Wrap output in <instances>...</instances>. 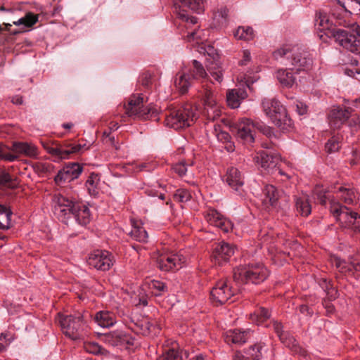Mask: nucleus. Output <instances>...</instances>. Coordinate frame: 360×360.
Segmentation results:
<instances>
[{"label": "nucleus", "instance_id": "obj_30", "mask_svg": "<svg viewBox=\"0 0 360 360\" xmlns=\"http://www.w3.org/2000/svg\"><path fill=\"white\" fill-rule=\"evenodd\" d=\"M292 71L289 68L279 69L276 72V77L283 86L290 88L295 84L296 78L293 76Z\"/></svg>", "mask_w": 360, "mask_h": 360}, {"label": "nucleus", "instance_id": "obj_11", "mask_svg": "<svg viewBox=\"0 0 360 360\" xmlns=\"http://www.w3.org/2000/svg\"><path fill=\"white\" fill-rule=\"evenodd\" d=\"M193 69L188 73L177 75L174 85L181 94H186L191 85V79H202L203 82L208 81L207 74L203 65L198 60H193L192 62Z\"/></svg>", "mask_w": 360, "mask_h": 360}, {"label": "nucleus", "instance_id": "obj_62", "mask_svg": "<svg viewBox=\"0 0 360 360\" xmlns=\"http://www.w3.org/2000/svg\"><path fill=\"white\" fill-rule=\"evenodd\" d=\"M233 360H249V359L246 357V356L244 353L237 352L233 357Z\"/></svg>", "mask_w": 360, "mask_h": 360}, {"label": "nucleus", "instance_id": "obj_58", "mask_svg": "<svg viewBox=\"0 0 360 360\" xmlns=\"http://www.w3.org/2000/svg\"><path fill=\"white\" fill-rule=\"evenodd\" d=\"M349 127L356 129L360 127V116L354 117L349 121Z\"/></svg>", "mask_w": 360, "mask_h": 360}, {"label": "nucleus", "instance_id": "obj_45", "mask_svg": "<svg viewBox=\"0 0 360 360\" xmlns=\"http://www.w3.org/2000/svg\"><path fill=\"white\" fill-rule=\"evenodd\" d=\"M148 287L155 296H160L162 292L167 290V288L164 283L156 280L151 281L148 283Z\"/></svg>", "mask_w": 360, "mask_h": 360}, {"label": "nucleus", "instance_id": "obj_18", "mask_svg": "<svg viewBox=\"0 0 360 360\" xmlns=\"http://www.w3.org/2000/svg\"><path fill=\"white\" fill-rule=\"evenodd\" d=\"M185 261V257L181 255L172 253L161 254L156 259L158 268L166 272L182 268Z\"/></svg>", "mask_w": 360, "mask_h": 360}, {"label": "nucleus", "instance_id": "obj_49", "mask_svg": "<svg viewBox=\"0 0 360 360\" xmlns=\"http://www.w3.org/2000/svg\"><path fill=\"white\" fill-rule=\"evenodd\" d=\"M203 35V30L193 29L191 31L188 32L186 36H184L186 41L188 42L195 41L197 44L199 43Z\"/></svg>", "mask_w": 360, "mask_h": 360}, {"label": "nucleus", "instance_id": "obj_5", "mask_svg": "<svg viewBox=\"0 0 360 360\" xmlns=\"http://www.w3.org/2000/svg\"><path fill=\"white\" fill-rule=\"evenodd\" d=\"M198 116V109L195 105L186 104L179 108H170L165 114V124L168 127L179 129L190 127Z\"/></svg>", "mask_w": 360, "mask_h": 360}, {"label": "nucleus", "instance_id": "obj_56", "mask_svg": "<svg viewBox=\"0 0 360 360\" xmlns=\"http://www.w3.org/2000/svg\"><path fill=\"white\" fill-rule=\"evenodd\" d=\"M251 60L250 52L248 50H244L243 51V58L240 60L239 65L245 66L249 64Z\"/></svg>", "mask_w": 360, "mask_h": 360}, {"label": "nucleus", "instance_id": "obj_2", "mask_svg": "<svg viewBox=\"0 0 360 360\" xmlns=\"http://www.w3.org/2000/svg\"><path fill=\"white\" fill-rule=\"evenodd\" d=\"M54 203L55 214L63 223L68 224L74 221L85 226L90 221V211L85 204L73 201L60 194L55 195Z\"/></svg>", "mask_w": 360, "mask_h": 360}, {"label": "nucleus", "instance_id": "obj_12", "mask_svg": "<svg viewBox=\"0 0 360 360\" xmlns=\"http://www.w3.org/2000/svg\"><path fill=\"white\" fill-rule=\"evenodd\" d=\"M44 147L46 152L53 158L55 162L69 159L72 154L80 153L89 149L85 143L75 144L68 142L63 144L44 145Z\"/></svg>", "mask_w": 360, "mask_h": 360}, {"label": "nucleus", "instance_id": "obj_42", "mask_svg": "<svg viewBox=\"0 0 360 360\" xmlns=\"http://www.w3.org/2000/svg\"><path fill=\"white\" fill-rule=\"evenodd\" d=\"M234 36L238 39L251 40L254 37V32L250 27H238L234 32Z\"/></svg>", "mask_w": 360, "mask_h": 360}, {"label": "nucleus", "instance_id": "obj_61", "mask_svg": "<svg viewBox=\"0 0 360 360\" xmlns=\"http://www.w3.org/2000/svg\"><path fill=\"white\" fill-rule=\"evenodd\" d=\"M297 110L300 115H304L307 112V108L306 105H303L302 103H300V106L299 104H297Z\"/></svg>", "mask_w": 360, "mask_h": 360}, {"label": "nucleus", "instance_id": "obj_25", "mask_svg": "<svg viewBox=\"0 0 360 360\" xmlns=\"http://www.w3.org/2000/svg\"><path fill=\"white\" fill-rule=\"evenodd\" d=\"M255 159L264 169L270 171L276 167L280 158L277 154L262 150L257 153Z\"/></svg>", "mask_w": 360, "mask_h": 360}, {"label": "nucleus", "instance_id": "obj_6", "mask_svg": "<svg viewBox=\"0 0 360 360\" xmlns=\"http://www.w3.org/2000/svg\"><path fill=\"white\" fill-rule=\"evenodd\" d=\"M250 316L251 320L256 324L264 325L266 328H272L285 346L294 348L297 345L295 338L289 333L283 330L281 323L276 320H271L269 323H265L271 317V313L267 309L259 307Z\"/></svg>", "mask_w": 360, "mask_h": 360}, {"label": "nucleus", "instance_id": "obj_15", "mask_svg": "<svg viewBox=\"0 0 360 360\" xmlns=\"http://www.w3.org/2000/svg\"><path fill=\"white\" fill-rule=\"evenodd\" d=\"M98 335L102 342L111 347L133 345L134 342V339L122 330H115Z\"/></svg>", "mask_w": 360, "mask_h": 360}, {"label": "nucleus", "instance_id": "obj_22", "mask_svg": "<svg viewBox=\"0 0 360 360\" xmlns=\"http://www.w3.org/2000/svg\"><path fill=\"white\" fill-rule=\"evenodd\" d=\"M205 217L207 222L214 226L225 233L229 232L233 229L232 222L223 217L219 212L214 209H209L206 211Z\"/></svg>", "mask_w": 360, "mask_h": 360}, {"label": "nucleus", "instance_id": "obj_34", "mask_svg": "<svg viewBox=\"0 0 360 360\" xmlns=\"http://www.w3.org/2000/svg\"><path fill=\"white\" fill-rule=\"evenodd\" d=\"M214 127L217 140L225 144L224 148L228 152H233L235 149V146L233 143L231 141V136L229 134L224 131H218L217 128L219 127V125L217 126L214 124Z\"/></svg>", "mask_w": 360, "mask_h": 360}, {"label": "nucleus", "instance_id": "obj_9", "mask_svg": "<svg viewBox=\"0 0 360 360\" xmlns=\"http://www.w3.org/2000/svg\"><path fill=\"white\" fill-rule=\"evenodd\" d=\"M330 212L342 227L360 233V215L338 202L330 201Z\"/></svg>", "mask_w": 360, "mask_h": 360}, {"label": "nucleus", "instance_id": "obj_40", "mask_svg": "<svg viewBox=\"0 0 360 360\" xmlns=\"http://www.w3.org/2000/svg\"><path fill=\"white\" fill-rule=\"evenodd\" d=\"M12 212L2 205H0V229H8L11 227Z\"/></svg>", "mask_w": 360, "mask_h": 360}, {"label": "nucleus", "instance_id": "obj_36", "mask_svg": "<svg viewBox=\"0 0 360 360\" xmlns=\"http://www.w3.org/2000/svg\"><path fill=\"white\" fill-rule=\"evenodd\" d=\"M13 147L15 152L24 153L30 157H34L37 154V148L27 143H14Z\"/></svg>", "mask_w": 360, "mask_h": 360}, {"label": "nucleus", "instance_id": "obj_20", "mask_svg": "<svg viewBox=\"0 0 360 360\" xmlns=\"http://www.w3.org/2000/svg\"><path fill=\"white\" fill-rule=\"evenodd\" d=\"M233 295L234 290L226 280L218 281L210 292L212 301L220 304L226 302Z\"/></svg>", "mask_w": 360, "mask_h": 360}, {"label": "nucleus", "instance_id": "obj_8", "mask_svg": "<svg viewBox=\"0 0 360 360\" xmlns=\"http://www.w3.org/2000/svg\"><path fill=\"white\" fill-rule=\"evenodd\" d=\"M269 276V271L259 263L240 266L233 270V280L237 284L252 283L259 284Z\"/></svg>", "mask_w": 360, "mask_h": 360}, {"label": "nucleus", "instance_id": "obj_41", "mask_svg": "<svg viewBox=\"0 0 360 360\" xmlns=\"http://www.w3.org/2000/svg\"><path fill=\"white\" fill-rule=\"evenodd\" d=\"M179 1L184 6L188 7L191 10L196 12L201 13L204 10L205 3L206 0H176Z\"/></svg>", "mask_w": 360, "mask_h": 360}, {"label": "nucleus", "instance_id": "obj_48", "mask_svg": "<svg viewBox=\"0 0 360 360\" xmlns=\"http://www.w3.org/2000/svg\"><path fill=\"white\" fill-rule=\"evenodd\" d=\"M323 290L327 293L330 299H335L338 291L327 279H323L320 284Z\"/></svg>", "mask_w": 360, "mask_h": 360}, {"label": "nucleus", "instance_id": "obj_14", "mask_svg": "<svg viewBox=\"0 0 360 360\" xmlns=\"http://www.w3.org/2000/svg\"><path fill=\"white\" fill-rule=\"evenodd\" d=\"M203 101V113L210 120H214L221 114V105L217 101L213 91L206 84L202 92Z\"/></svg>", "mask_w": 360, "mask_h": 360}, {"label": "nucleus", "instance_id": "obj_57", "mask_svg": "<svg viewBox=\"0 0 360 360\" xmlns=\"http://www.w3.org/2000/svg\"><path fill=\"white\" fill-rule=\"evenodd\" d=\"M258 77L257 76H254L252 77L245 75L243 77L240 78V82H244L245 85L250 89V84H253L257 80Z\"/></svg>", "mask_w": 360, "mask_h": 360}, {"label": "nucleus", "instance_id": "obj_16", "mask_svg": "<svg viewBox=\"0 0 360 360\" xmlns=\"http://www.w3.org/2000/svg\"><path fill=\"white\" fill-rule=\"evenodd\" d=\"M87 263L97 270L107 271L113 265L114 259L109 252L96 250L89 255Z\"/></svg>", "mask_w": 360, "mask_h": 360}, {"label": "nucleus", "instance_id": "obj_23", "mask_svg": "<svg viewBox=\"0 0 360 360\" xmlns=\"http://www.w3.org/2000/svg\"><path fill=\"white\" fill-rule=\"evenodd\" d=\"M352 111L340 106L333 107L328 113L329 124L334 129H339L351 116Z\"/></svg>", "mask_w": 360, "mask_h": 360}, {"label": "nucleus", "instance_id": "obj_26", "mask_svg": "<svg viewBox=\"0 0 360 360\" xmlns=\"http://www.w3.org/2000/svg\"><path fill=\"white\" fill-rule=\"evenodd\" d=\"M265 196L264 202H269L273 207H277L280 200L287 201L285 197H283V192L278 190L273 185H266L263 190Z\"/></svg>", "mask_w": 360, "mask_h": 360}, {"label": "nucleus", "instance_id": "obj_24", "mask_svg": "<svg viewBox=\"0 0 360 360\" xmlns=\"http://www.w3.org/2000/svg\"><path fill=\"white\" fill-rule=\"evenodd\" d=\"M252 330L243 328H237L227 330L224 334V340L228 344L243 345L252 335Z\"/></svg>", "mask_w": 360, "mask_h": 360}, {"label": "nucleus", "instance_id": "obj_7", "mask_svg": "<svg viewBox=\"0 0 360 360\" xmlns=\"http://www.w3.org/2000/svg\"><path fill=\"white\" fill-rule=\"evenodd\" d=\"M262 107L266 117L281 130H288L292 127V121L285 108L277 99L265 98L262 100Z\"/></svg>", "mask_w": 360, "mask_h": 360}, {"label": "nucleus", "instance_id": "obj_59", "mask_svg": "<svg viewBox=\"0 0 360 360\" xmlns=\"http://www.w3.org/2000/svg\"><path fill=\"white\" fill-rule=\"evenodd\" d=\"M347 75L355 77L357 80L360 81V71H354V70L347 69L345 70Z\"/></svg>", "mask_w": 360, "mask_h": 360}, {"label": "nucleus", "instance_id": "obj_43", "mask_svg": "<svg viewBox=\"0 0 360 360\" xmlns=\"http://www.w3.org/2000/svg\"><path fill=\"white\" fill-rule=\"evenodd\" d=\"M38 20V16L32 13H27L25 17L20 18L17 21H14L15 25H24L26 27H30L34 25Z\"/></svg>", "mask_w": 360, "mask_h": 360}, {"label": "nucleus", "instance_id": "obj_19", "mask_svg": "<svg viewBox=\"0 0 360 360\" xmlns=\"http://www.w3.org/2000/svg\"><path fill=\"white\" fill-rule=\"evenodd\" d=\"M224 179L236 195L241 198L245 196L244 176L238 169L233 167L229 168Z\"/></svg>", "mask_w": 360, "mask_h": 360}, {"label": "nucleus", "instance_id": "obj_1", "mask_svg": "<svg viewBox=\"0 0 360 360\" xmlns=\"http://www.w3.org/2000/svg\"><path fill=\"white\" fill-rule=\"evenodd\" d=\"M315 25L321 30H328L335 40L344 49L360 56V27L356 22H349L342 18L332 19L324 11H320Z\"/></svg>", "mask_w": 360, "mask_h": 360}, {"label": "nucleus", "instance_id": "obj_60", "mask_svg": "<svg viewBox=\"0 0 360 360\" xmlns=\"http://www.w3.org/2000/svg\"><path fill=\"white\" fill-rule=\"evenodd\" d=\"M18 156L13 154L8 153V154H4L3 158L1 159L6 160L9 162H13L15 160H17Z\"/></svg>", "mask_w": 360, "mask_h": 360}, {"label": "nucleus", "instance_id": "obj_28", "mask_svg": "<svg viewBox=\"0 0 360 360\" xmlns=\"http://www.w3.org/2000/svg\"><path fill=\"white\" fill-rule=\"evenodd\" d=\"M248 96L245 89L238 88L229 90L226 94V101L231 108H237L240 103Z\"/></svg>", "mask_w": 360, "mask_h": 360}, {"label": "nucleus", "instance_id": "obj_38", "mask_svg": "<svg viewBox=\"0 0 360 360\" xmlns=\"http://www.w3.org/2000/svg\"><path fill=\"white\" fill-rule=\"evenodd\" d=\"M338 3L349 14L360 15V1L359 0H338Z\"/></svg>", "mask_w": 360, "mask_h": 360}, {"label": "nucleus", "instance_id": "obj_4", "mask_svg": "<svg viewBox=\"0 0 360 360\" xmlns=\"http://www.w3.org/2000/svg\"><path fill=\"white\" fill-rule=\"evenodd\" d=\"M255 129H257L267 136H271L273 134L271 127L262 122H255L246 117L239 119L231 126V131L237 140L245 145L252 144L255 141Z\"/></svg>", "mask_w": 360, "mask_h": 360}, {"label": "nucleus", "instance_id": "obj_64", "mask_svg": "<svg viewBox=\"0 0 360 360\" xmlns=\"http://www.w3.org/2000/svg\"><path fill=\"white\" fill-rule=\"evenodd\" d=\"M150 82V76H146L142 79V84L145 86H148Z\"/></svg>", "mask_w": 360, "mask_h": 360}, {"label": "nucleus", "instance_id": "obj_17", "mask_svg": "<svg viewBox=\"0 0 360 360\" xmlns=\"http://www.w3.org/2000/svg\"><path fill=\"white\" fill-rule=\"evenodd\" d=\"M83 171V167L77 162H70L60 169L54 177V181L58 186H62L66 182H70L77 179Z\"/></svg>", "mask_w": 360, "mask_h": 360}, {"label": "nucleus", "instance_id": "obj_27", "mask_svg": "<svg viewBox=\"0 0 360 360\" xmlns=\"http://www.w3.org/2000/svg\"><path fill=\"white\" fill-rule=\"evenodd\" d=\"M332 264L335 266L340 272L343 274H353L354 271L360 273V263L354 259L350 263L342 260L339 257L332 259Z\"/></svg>", "mask_w": 360, "mask_h": 360}, {"label": "nucleus", "instance_id": "obj_3", "mask_svg": "<svg viewBox=\"0 0 360 360\" xmlns=\"http://www.w3.org/2000/svg\"><path fill=\"white\" fill-rule=\"evenodd\" d=\"M276 60L285 59V64L298 74L309 71L313 65L311 55L298 46L284 45L274 52Z\"/></svg>", "mask_w": 360, "mask_h": 360}, {"label": "nucleus", "instance_id": "obj_50", "mask_svg": "<svg viewBox=\"0 0 360 360\" xmlns=\"http://www.w3.org/2000/svg\"><path fill=\"white\" fill-rule=\"evenodd\" d=\"M326 150L328 153H334L340 148V141L339 138L333 136L326 143Z\"/></svg>", "mask_w": 360, "mask_h": 360}, {"label": "nucleus", "instance_id": "obj_55", "mask_svg": "<svg viewBox=\"0 0 360 360\" xmlns=\"http://www.w3.org/2000/svg\"><path fill=\"white\" fill-rule=\"evenodd\" d=\"M314 194L317 196V199L319 200L320 203L325 204L326 202V195L325 194V191L323 189L320 188H316L314 191Z\"/></svg>", "mask_w": 360, "mask_h": 360}, {"label": "nucleus", "instance_id": "obj_39", "mask_svg": "<svg viewBox=\"0 0 360 360\" xmlns=\"http://www.w3.org/2000/svg\"><path fill=\"white\" fill-rule=\"evenodd\" d=\"M264 347V343H258L251 345L243 353L249 360H259L262 356V349Z\"/></svg>", "mask_w": 360, "mask_h": 360}, {"label": "nucleus", "instance_id": "obj_46", "mask_svg": "<svg viewBox=\"0 0 360 360\" xmlns=\"http://www.w3.org/2000/svg\"><path fill=\"white\" fill-rule=\"evenodd\" d=\"M191 192L186 188H179L174 194V200L179 202H186L191 199Z\"/></svg>", "mask_w": 360, "mask_h": 360}, {"label": "nucleus", "instance_id": "obj_53", "mask_svg": "<svg viewBox=\"0 0 360 360\" xmlns=\"http://www.w3.org/2000/svg\"><path fill=\"white\" fill-rule=\"evenodd\" d=\"M179 18L184 21L187 25H195L197 23V18L189 16L186 11H181L178 13Z\"/></svg>", "mask_w": 360, "mask_h": 360}, {"label": "nucleus", "instance_id": "obj_63", "mask_svg": "<svg viewBox=\"0 0 360 360\" xmlns=\"http://www.w3.org/2000/svg\"><path fill=\"white\" fill-rule=\"evenodd\" d=\"M12 102L14 103V104H16V105H20L22 103L23 101H22V98L20 97V96H15L12 98Z\"/></svg>", "mask_w": 360, "mask_h": 360}, {"label": "nucleus", "instance_id": "obj_51", "mask_svg": "<svg viewBox=\"0 0 360 360\" xmlns=\"http://www.w3.org/2000/svg\"><path fill=\"white\" fill-rule=\"evenodd\" d=\"M0 186H14L12 184V179L10 174L5 172H0Z\"/></svg>", "mask_w": 360, "mask_h": 360}, {"label": "nucleus", "instance_id": "obj_35", "mask_svg": "<svg viewBox=\"0 0 360 360\" xmlns=\"http://www.w3.org/2000/svg\"><path fill=\"white\" fill-rule=\"evenodd\" d=\"M99 184L100 178L98 175L94 173L91 174L85 183V186L90 195L96 196L98 194Z\"/></svg>", "mask_w": 360, "mask_h": 360}, {"label": "nucleus", "instance_id": "obj_33", "mask_svg": "<svg viewBox=\"0 0 360 360\" xmlns=\"http://www.w3.org/2000/svg\"><path fill=\"white\" fill-rule=\"evenodd\" d=\"M338 197L341 198L346 204L351 205L356 202L357 193L353 188L341 186L339 188Z\"/></svg>", "mask_w": 360, "mask_h": 360}, {"label": "nucleus", "instance_id": "obj_54", "mask_svg": "<svg viewBox=\"0 0 360 360\" xmlns=\"http://www.w3.org/2000/svg\"><path fill=\"white\" fill-rule=\"evenodd\" d=\"M174 171L179 174V176L183 177L186 175L187 172V167L184 162H181L174 165Z\"/></svg>", "mask_w": 360, "mask_h": 360}, {"label": "nucleus", "instance_id": "obj_31", "mask_svg": "<svg viewBox=\"0 0 360 360\" xmlns=\"http://www.w3.org/2000/svg\"><path fill=\"white\" fill-rule=\"evenodd\" d=\"M295 206L297 211L302 216H308L311 211L309 204V197L305 193H302L300 196L295 197Z\"/></svg>", "mask_w": 360, "mask_h": 360}, {"label": "nucleus", "instance_id": "obj_29", "mask_svg": "<svg viewBox=\"0 0 360 360\" xmlns=\"http://www.w3.org/2000/svg\"><path fill=\"white\" fill-rule=\"evenodd\" d=\"M94 321L102 328H109L116 323V317L110 311H100L95 314Z\"/></svg>", "mask_w": 360, "mask_h": 360}, {"label": "nucleus", "instance_id": "obj_37", "mask_svg": "<svg viewBox=\"0 0 360 360\" xmlns=\"http://www.w3.org/2000/svg\"><path fill=\"white\" fill-rule=\"evenodd\" d=\"M207 71L210 75L219 83L223 80L224 68L219 63L213 61L207 65Z\"/></svg>", "mask_w": 360, "mask_h": 360}, {"label": "nucleus", "instance_id": "obj_52", "mask_svg": "<svg viewBox=\"0 0 360 360\" xmlns=\"http://www.w3.org/2000/svg\"><path fill=\"white\" fill-rule=\"evenodd\" d=\"M179 352L174 349H169L165 354L160 356L158 360H178Z\"/></svg>", "mask_w": 360, "mask_h": 360}, {"label": "nucleus", "instance_id": "obj_47", "mask_svg": "<svg viewBox=\"0 0 360 360\" xmlns=\"http://www.w3.org/2000/svg\"><path fill=\"white\" fill-rule=\"evenodd\" d=\"M228 10L226 8H221L214 14V20L218 25H223L226 22Z\"/></svg>", "mask_w": 360, "mask_h": 360}, {"label": "nucleus", "instance_id": "obj_32", "mask_svg": "<svg viewBox=\"0 0 360 360\" xmlns=\"http://www.w3.org/2000/svg\"><path fill=\"white\" fill-rule=\"evenodd\" d=\"M129 234L132 238L139 242L146 243L148 241V233L140 223L134 221L132 222V229Z\"/></svg>", "mask_w": 360, "mask_h": 360}, {"label": "nucleus", "instance_id": "obj_10", "mask_svg": "<svg viewBox=\"0 0 360 360\" xmlns=\"http://www.w3.org/2000/svg\"><path fill=\"white\" fill-rule=\"evenodd\" d=\"M58 322L63 334L70 339L77 340L83 337L85 322L80 314H58Z\"/></svg>", "mask_w": 360, "mask_h": 360}, {"label": "nucleus", "instance_id": "obj_13", "mask_svg": "<svg viewBox=\"0 0 360 360\" xmlns=\"http://www.w3.org/2000/svg\"><path fill=\"white\" fill-rule=\"evenodd\" d=\"M143 103L144 98L143 96H133L125 106L128 116L147 119L155 115L157 112L155 108L153 105L145 107Z\"/></svg>", "mask_w": 360, "mask_h": 360}, {"label": "nucleus", "instance_id": "obj_21", "mask_svg": "<svg viewBox=\"0 0 360 360\" xmlns=\"http://www.w3.org/2000/svg\"><path fill=\"white\" fill-rule=\"evenodd\" d=\"M234 252V246L223 241L216 244L213 248L212 258L215 264L220 266L226 263Z\"/></svg>", "mask_w": 360, "mask_h": 360}, {"label": "nucleus", "instance_id": "obj_44", "mask_svg": "<svg viewBox=\"0 0 360 360\" xmlns=\"http://www.w3.org/2000/svg\"><path fill=\"white\" fill-rule=\"evenodd\" d=\"M84 348L86 352L95 355H104L107 354V351L95 342H85Z\"/></svg>", "mask_w": 360, "mask_h": 360}]
</instances>
